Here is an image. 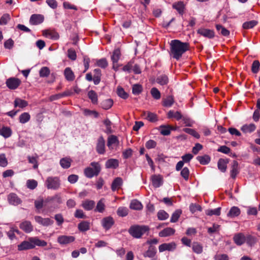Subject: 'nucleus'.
<instances>
[{
	"label": "nucleus",
	"instance_id": "obj_2",
	"mask_svg": "<svg viewBox=\"0 0 260 260\" xmlns=\"http://www.w3.org/2000/svg\"><path fill=\"white\" fill-rule=\"evenodd\" d=\"M47 245V242L44 240L39 239L37 237L29 238L27 241H24L18 245L19 251L32 249L36 246L44 247Z\"/></svg>",
	"mask_w": 260,
	"mask_h": 260
},
{
	"label": "nucleus",
	"instance_id": "obj_35",
	"mask_svg": "<svg viewBox=\"0 0 260 260\" xmlns=\"http://www.w3.org/2000/svg\"><path fill=\"white\" fill-rule=\"evenodd\" d=\"M156 252V250L155 247L150 246L148 249L144 253V256L145 257H153L155 256Z\"/></svg>",
	"mask_w": 260,
	"mask_h": 260
},
{
	"label": "nucleus",
	"instance_id": "obj_11",
	"mask_svg": "<svg viewBox=\"0 0 260 260\" xmlns=\"http://www.w3.org/2000/svg\"><path fill=\"white\" fill-rule=\"evenodd\" d=\"M75 238L72 236H60L57 238V242L61 245L68 244L74 241Z\"/></svg>",
	"mask_w": 260,
	"mask_h": 260
},
{
	"label": "nucleus",
	"instance_id": "obj_63",
	"mask_svg": "<svg viewBox=\"0 0 260 260\" xmlns=\"http://www.w3.org/2000/svg\"><path fill=\"white\" fill-rule=\"evenodd\" d=\"M181 175L185 181H187L189 179V170L187 167H184L181 171Z\"/></svg>",
	"mask_w": 260,
	"mask_h": 260
},
{
	"label": "nucleus",
	"instance_id": "obj_22",
	"mask_svg": "<svg viewBox=\"0 0 260 260\" xmlns=\"http://www.w3.org/2000/svg\"><path fill=\"white\" fill-rule=\"evenodd\" d=\"M123 183V180L120 177L116 178L112 182L111 189L113 191L119 189Z\"/></svg>",
	"mask_w": 260,
	"mask_h": 260
},
{
	"label": "nucleus",
	"instance_id": "obj_14",
	"mask_svg": "<svg viewBox=\"0 0 260 260\" xmlns=\"http://www.w3.org/2000/svg\"><path fill=\"white\" fill-rule=\"evenodd\" d=\"M114 223V219L111 216L105 217L102 220V225L106 230L110 229Z\"/></svg>",
	"mask_w": 260,
	"mask_h": 260
},
{
	"label": "nucleus",
	"instance_id": "obj_32",
	"mask_svg": "<svg viewBox=\"0 0 260 260\" xmlns=\"http://www.w3.org/2000/svg\"><path fill=\"white\" fill-rule=\"evenodd\" d=\"M64 75L66 79L68 81H73L75 79L74 73L70 68H67L64 70Z\"/></svg>",
	"mask_w": 260,
	"mask_h": 260
},
{
	"label": "nucleus",
	"instance_id": "obj_41",
	"mask_svg": "<svg viewBox=\"0 0 260 260\" xmlns=\"http://www.w3.org/2000/svg\"><path fill=\"white\" fill-rule=\"evenodd\" d=\"M216 28L219 33L223 36L226 37L230 35V31L221 25L216 24Z\"/></svg>",
	"mask_w": 260,
	"mask_h": 260
},
{
	"label": "nucleus",
	"instance_id": "obj_6",
	"mask_svg": "<svg viewBox=\"0 0 260 260\" xmlns=\"http://www.w3.org/2000/svg\"><path fill=\"white\" fill-rule=\"evenodd\" d=\"M34 219L36 222L45 226H49L53 223V221L49 218H43L40 216H35Z\"/></svg>",
	"mask_w": 260,
	"mask_h": 260
},
{
	"label": "nucleus",
	"instance_id": "obj_47",
	"mask_svg": "<svg viewBox=\"0 0 260 260\" xmlns=\"http://www.w3.org/2000/svg\"><path fill=\"white\" fill-rule=\"evenodd\" d=\"M192 250L197 254H200L203 252V246L198 242H194L192 246Z\"/></svg>",
	"mask_w": 260,
	"mask_h": 260
},
{
	"label": "nucleus",
	"instance_id": "obj_26",
	"mask_svg": "<svg viewBox=\"0 0 260 260\" xmlns=\"http://www.w3.org/2000/svg\"><path fill=\"white\" fill-rule=\"evenodd\" d=\"M14 105L15 107H18L20 108H23L28 106V102L20 98H17L14 101Z\"/></svg>",
	"mask_w": 260,
	"mask_h": 260
},
{
	"label": "nucleus",
	"instance_id": "obj_55",
	"mask_svg": "<svg viewBox=\"0 0 260 260\" xmlns=\"http://www.w3.org/2000/svg\"><path fill=\"white\" fill-rule=\"evenodd\" d=\"M90 166L93 168V171L95 173V176L98 175L101 170L100 164L98 162H92L90 164Z\"/></svg>",
	"mask_w": 260,
	"mask_h": 260
},
{
	"label": "nucleus",
	"instance_id": "obj_48",
	"mask_svg": "<svg viewBox=\"0 0 260 260\" xmlns=\"http://www.w3.org/2000/svg\"><path fill=\"white\" fill-rule=\"evenodd\" d=\"M197 158L202 165H207L210 160V157L207 155H205L204 156H198Z\"/></svg>",
	"mask_w": 260,
	"mask_h": 260
},
{
	"label": "nucleus",
	"instance_id": "obj_49",
	"mask_svg": "<svg viewBox=\"0 0 260 260\" xmlns=\"http://www.w3.org/2000/svg\"><path fill=\"white\" fill-rule=\"evenodd\" d=\"M183 131L192 136L196 138L199 139L200 137V135L193 129L190 128H184L183 129Z\"/></svg>",
	"mask_w": 260,
	"mask_h": 260
},
{
	"label": "nucleus",
	"instance_id": "obj_58",
	"mask_svg": "<svg viewBox=\"0 0 260 260\" xmlns=\"http://www.w3.org/2000/svg\"><path fill=\"white\" fill-rule=\"evenodd\" d=\"M182 212L180 210H177L172 214L170 221L171 222H176L179 218Z\"/></svg>",
	"mask_w": 260,
	"mask_h": 260
},
{
	"label": "nucleus",
	"instance_id": "obj_52",
	"mask_svg": "<svg viewBox=\"0 0 260 260\" xmlns=\"http://www.w3.org/2000/svg\"><path fill=\"white\" fill-rule=\"evenodd\" d=\"M146 119L151 122H154L157 120L156 115L154 113L147 112L144 113Z\"/></svg>",
	"mask_w": 260,
	"mask_h": 260
},
{
	"label": "nucleus",
	"instance_id": "obj_16",
	"mask_svg": "<svg viewBox=\"0 0 260 260\" xmlns=\"http://www.w3.org/2000/svg\"><path fill=\"white\" fill-rule=\"evenodd\" d=\"M153 186L157 188L160 186L163 183V177L160 175H154L151 178Z\"/></svg>",
	"mask_w": 260,
	"mask_h": 260
},
{
	"label": "nucleus",
	"instance_id": "obj_19",
	"mask_svg": "<svg viewBox=\"0 0 260 260\" xmlns=\"http://www.w3.org/2000/svg\"><path fill=\"white\" fill-rule=\"evenodd\" d=\"M43 35L44 36L48 39L54 40L58 39L59 37L58 34L57 32L49 30L43 31Z\"/></svg>",
	"mask_w": 260,
	"mask_h": 260
},
{
	"label": "nucleus",
	"instance_id": "obj_62",
	"mask_svg": "<svg viewBox=\"0 0 260 260\" xmlns=\"http://www.w3.org/2000/svg\"><path fill=\"white\" fill-rule=\"evenodd\" d=\"M182 121L185 126H192L194 122L190 118L186 116H183Z\"/></svg>",
	"mask_w": 260,
	"mask_h": 260
},
{
	"label": "nucleus",
	"instance_id": "obj_23",
	"mask_svg": "<svg viewBox=\"0 0 260 260\" xmlns=\"http://www.w3.org/2000/svg\"><path fill=\"white\" fill-rule=\"evenodd\" d=\"M143 207L142 203L136 199L132 200L129 205V208L135 210H141Z\"/></svg>",
	"mask_w": 260,
	"mask_h": 260
},
{
	"label": "nucleus",
	"instance_id": "obj_37",
	"mask_svg": "<svg viewBox=\"0 0 260 260\" xmlns=\"http://www.w3.org/2000/svg\"><path fill=\"white\" fill-rule=\"evenodd\" d=\"M256 128V126L254 124L251 123L249 124H245L244 125L242 128L241 130L244 133H251L255 131Z\"/></svg>",
	"mask_w": 260,
	"mask_h": 260
},
{
	"label": "nucleus",
	"instance_id": "obj_20",
	"mask_svg": "<svg viewBox=\"0 0 260 260\" xmlns=\"http://www.w3.org/2000/svg\"><path fill=\"white\" fill-rule=\"evenodd\" d=\"M95 202L92 200H86L82 202L81 206L87 211H90L93 209Z\"/></svg>",
	"mask_w": 260,
	"mask_h": 260
},
{
	"label": "nucleus",
	"instance_id": "obj_43",
	"mask_svg": "<svg viewBox=\"0 0 260 260\" xmlns=\"http://www.w3.org/2000/svg\"><path fill=\"white\" fill-rule=\"evenodd\" d=\"M128 213V209L125 207H119L117 211V214L119 216L125 217Z\"/></svg>",
	"mask_w": 260,
	"mask_h": 260
},
{
	"label": "nucleus",
	"instance_id": "obj_40",
	"mask_svg": "<svg viewBox=\"0 0 260 260\" xmlns=\"http://www.w3.org/2000/svg\"><path fill=\"white\" fill-rule=\"evenodd\" d=\"M113 101L111 99H109L103 101L101 103V106L103 109L105 110H108L110 108H111V107L113 105Z\"/></svg>",
	"mask_w": 260,
	"mask_h": 260
},
{
	"label": "nucleus",
	"instance_id": "obj_15",
	"mask_svg": "<svg viewBox=\"0 0 260 260\" xmlns=\"http://www.w3.org/2000/svg\"><path fill=\"white\" fill-rule=\"evenodd\" d=\"M44 21V16L40 14H33L31 16L29 23L32 25H38Z\"/></svg>",
	"mask_w": 260,
	"mask_h": 260
},
{
	"label": "nucleus",
	"instance_id": "obj_38",
	"mask_svg": "<svg viewBox=\"0 0 260 260\" xmlns=\"http://www.w3.org/2000/svg\"><path fill=\"white\" fill-rule=\"evenodd\" d=\"M105 207L104 199H101L98 202L94 211L103 213L105 211Z\"/></svg>",
	"mask_w": 260,
	"mask_h": 260
},
{
	"label": "nucleus",
	"instance_id": "obj_45",
	"mask_svg": "<svg viewBox=\"0 0 260 260\" xmlns=\"http://www.w3.org/2000/svg\"><path fill=\"white\" fill-rule=\"evenodd\" d=\"M227 162L223 159L220 158L219 159L217 165L218 168L222 172H224L226 170Z\"/></svg>",
	"mask_w": 260,
	"mask_h": 260
},
{
	"label": "nucleus",
	"instance_id": "obj_1",
	"mask_svg": "<svg viewBox=\"0 0 260 260\" xmlns=\"http://www.w3.org/2000/svg\"><path fill=\"white\" fill-rule=\"evenodd\" d=\"M188 49V43L182 42L178 40H172L170 43V55L174 58L178 60Z\"/></svg>",
	"mask_w": 260,
	"mask_h": 260
},
{
	"label": "nucleus",
	"instance_id": "obj_33",
	"mask_svg": "<svg viewBox=\"0 0 260 260\" xmlns=\"http://www.w3.org/2000/svg\"><path fill=\"white\" fill-rule=\"evenodd\" d=\"M30 115L27 112H24L22 113L19 117V122L22 124H24L30 120Z\"/></svg>",
	"mask_w": 260,
	"mask_h": 260
},
{
	"label": "nucleus",
	"instance_id": "obj_31",
	"mask_svg": "<svg viewBox=\"0 0 260 260\" xmlns=\"http://www.w3.org/2000/svg\"><path fill=\"white\" fill-rule=\"evenodd\" d=\"M78 228L81 232L87 231L90 229V223L87 221H82L78 224Z\"/></svg>",
	"mask_w": 260,
	"mask_h": 260
},
{
	"label": "nucleus",
	"instance_id": "obj_7",
	"mask_svg": "<svg viewBox=\"0 0 260 260\" xmlns=\"http://www.w3.org/2000/svg\"><path fill=\"white\" fill-rule=\"evenodd\" d=\"M121 55V53L120 49L118 48L115 49L113 52V54L111 56V59L113 62V68L115 70H117L118 69V66L117 63L120 58Z\"/></svg>",
	"mask_w": 260,
	"mask_h": 260
},
{
	"label": "nucleus",
	"instance_id": "obj_25",
	"mask_svg": "<svg viewBox=\"0 0 260 260\" xmlns=\"http://www.w3.org/2000/svg\"><path fill=\"white\" fill-rule=\"evenodd\" d=\"M175 230L171 228H167L159 233V236L161 237H166L172 235L175 233Z\"/></svg>",
	"mask_w": 260,
	"mask_h": 260
},
{
	"label": "nucleus",
	"instance_id": "obj_57",
	"mask_svg": "<svg viewBox=\"0 0 260 260\" xmlns=\"http://www.w3.org/2000/svg\"><path fill=\"white\" fill-rule=\"evenodd\" d=\"M84 174L87 177L89 178L95 176V173L93 171V168L91 167H87L85 168L84 170Z\"/></svg>",
	"mask_w": 260,
	"mask_h": 260
},
{
	"label": "nucleus",
	"instance_id": "obj_9",
	"mask_svg": "<svg viewBox=\"0 0 260 260\" xmlns=\"http://www.w3.org/2000/svg\"><path fill=\"white\" fill-rule=\"evenodd\" d=\"M96 150L101 154H103L105 152V141L103 137H100L98 140Z\"/></svg>",
	"mask_w": 260,
	"mask_h": 260
},
{
	"label": "nucleus",
	"instance_id": "obj_56",
	"mask_svg": "<svg viewBox=\"0 0 260 260\" xmlns=\"http://www.w3.org/2000/svg\"><path fill=\"white\" fill-rule=\"evenodd\" d=\"M117 93L119 96L126 99L128 98V94L124 91L121 87H118L117 89Z\"/></svg>",
	"mask_w": 260,
	"mask_h": 260
},
{
	"label": "nucleus",
	"instance_id": "obj_28",
	"mask_svg": "<svg viewBox=\"0 0 260 260\" xmlns=\"http://www.w3.org/2000/svg\"><path fill=\"white\" fill-rule=\"evenodd\" d=\"M55 202L58 204H60L62 202L61 198L58 194H55L53 197H48L45 199L46 203H52Z\"/></svg>",
	"mask_w": 260,
	"mask_h": 260
},
{
	"label": "nucleus",
	"instance_id": "obj_27",
	"mask_svg": "<svg viewBox=\"0 0 260 260\" xmlns=\"http://www.w3.org/2000/svg\"><path fill=\"white\" fill-rule=\"evenodd\" d=\"M119 161L116 159H108L105 164L106 167L107 168H113L116 169L118 167Z\"/></svg>",
	"mask_w": 260,
	"mask_h": 260
},
{
	"label": "nucleus",
	"instance_id": "obj_39",
	"mask_svg": "<svg viewBox=\"0 0 260 260\" xmlns=\"http://www.w3.org/2000/svg\"><path fill=\"white\" fill-rule=\"evenodd\" d=\"M49 203H46L45 200L40 198L35 201V206L37 210H40L44 206H47Z\"/></svg>",
	"mask_w": 260,
	"mask_h": 260
},
{
	"label": "nucleus",
	"instance_id": "obj_34",
	"mask_svg": "<svg viewBox=\"0 0 260 260\" xmlns=\"http://www.w3.org/2000/svg\"><path fill=\"white\" fill-rule=\"evenodd\" d=\"M238 163L237 161H234L231 170V176L235 178L238 174Z\"/></svg>",
	"mask_w": 260,
	"mask_h": 260
},
{
	"label": "nucleus",
	"instance_id": "obj_44",
	"mask_svg": "<svg viewBox=\"0 0 260 260\" xmlns=\"http://www.w3.org/2000/svg\"><path fill=\"white\" fill-rule=\"evenodd\" d=\"M168 78L165 75H162L158 76L156 79V82L157 83L161 85H164L167 84L168 83Z\"/></svg>",
	"mask_w": 260,
	"mask_h": 260
},
{
	"label": "nucleus",
	"instance_id": "obj_21",
	"mask_svg": "<svg viewBox=\"0 0 260 260\" xmlns=\"http://www.w3.org/2000/svg\"><path fill=\"white\" fill-rule=\"evenodd\" d=\"M172 7L173 9L176 10L177 12L181 15H182L184 12L185 5L182 1H179L173 4Z\"/></svg>",
	"mask_w": 260,
	"mask_h": 260
},
{
	"label": "nucleus",
	"instance_id": "obj_46",
	"mask_svg": "<svg viewBox=\"0 0 260 260\" xmlns=\"http://www.w3.org/2000/svg\"><path fill=\"white\" fill-rule=\"evenodd\" d=\"M174 102V99L172 96H169L162 101V105L165 107H170L172 106Z\"/></svg>",
	"mask_w": 260,
	"mask_h": 260
},
{
	"label": "nucleus",
	"instance_id": "obj_51",
	"mask_svg": "<svg viewBox=\"0 0 260 260\" xmlns=\"http://www.w3.org/2000/svg\"><path fill=\"white\" fill-rule=\"evenodd\" d=\"M49 69L47 67L42 68L39 71V75L41 77H47L50 74Z\"/></svg>",
	"mask_w": 260,
	"mask_h": 260
},
{
	"label": "nucleus",
	"instance_id": "obj_13",
	"mask_svg": "<svg viewBox=\"0 0 260 260\" xmlns=\"http://www.w3.org/2000/svg\"><path fill=\"white\" fill-rule=\"evenodd\" d=\"M19 228L26 233H29L33 230V226L29 221L24 220L19 225Z\"/></svg>",
	"mask_w": 260,
	"mask_h": 260
},
{
	"label": "nucleus",
	"instance_id": "obj_30",
	"mask_svg": "<svg viewBox=\"0 0 260 260\" xmlns=\"http://www.w3.org/2000/svg\"><path fill=\"white\" fill-rule=\"evenodd\" d=\"M241 211L240 209L236 206L232 207L229 213H228V216L230 217H235L239 216L240 214Z\"/></svg>",
	"mask_w": 260,
	"mask_h": 260
},
{
	"label": "nucleus",
	"instance_id": "obj_10",
	"mask_svg": "<svg viewBox=\"0 0 260 260\" xmlns=\"http://www.w3.org/2000/svg\"><path fill=\"white\" fill-rule=\"evenodd\" d=\"M8 201L9 204L14 206H17L22 202L21 200L14 193H11L8 195Z\"/></svg>",
	"mask_w": 260,
	"mask_h": 260
},
{
	"label": "nucleus",
	"instance_id": "obj_42",
	"mask_svg": "<svg viewBox=\"0 0 260 260\" xmlns=\"http://www.w3.org/2000/svg\"><path fill=\"white\" fill-rule=\"evenodd\" d=\"M88 96L92 104H96L98 103V95L94 91L90 90L88 92Z\"/></svg>",
	"mask_w": 260,
	"mask_h": 260
},
{
	"label": "nucleus",
	"instance_id": "obj_59",
	"mask_svg": "<svg viewBox=\"0 0 260 260\" xmlns=\"http://www.w3.org/2000/svg\"><path fill=\"white\" fill-rule=\"evenodd\" d=\"M150 93L152 97L155 100H159L160 98V93L159 91L155 87L151 88Z\"/></svg>",
	"mask_w": 260,
	"mask_h": 260
},
{
	"label": "nucleus",
	"instance_id": "obj_29",
	"mask_svg": "<svg viewBox=\"0 0 260 260\" xmlns=\"http://www.w3.org/2000/svg\"><path fill=\"white\" fill-rule=\"evenodd\" d=\"M160 133L164 136H168L170 134L171 131L173 129V127L169 125H162L159 127Z\"/></svg>",
	"mask_w": 260,
	"mask_h": 260
},
{
	"label": "nucleus",
	"instance_id": "obj_50",
	"mask_svg": "<svg viewBox=\"0 0 260 260\" xmlns=\"http://www.w3.org/2000/svg\"><path fill=\"white\" fill-rule=\"evenodd\" d=\"M220 207H218L214 209H208L206 211V214L209 216L213 215L218 216L220 214Z\"/></svg>",
	"mask_w": 260,
	"mask_h": 260
},
{
	"label": "nucleus",
	"instance_id": "obj_64",
	"mask_svg": "<svg viewBox=\"0 0 260 260\" xmlns=\"http://www.w3.org/2000/svg\"><path fill=\"white\" fill-rule=\"evenodd\" d=\"M157 217L161 220H166L169 217V214L164 210H160L157 213Z\"/></svg>",
	"mask_w": 260,
	"mask_h": 260
},
{
	"label": "nucleus",
	"instance_id": "obj_4",
	"mask_svg": "<svg viewBox=\"0 0 260 260\" xmlns=\"http://www.w3.org/2000/svg\"><path fill=\"white\" fill-rule=\"evenodd\" d=\"M46 187L49 189L57 190L60 185V181L58 177H48L45 183Z\"/></svg>",
	"mask_w": 260,
	"mask_h": 260
},
{
	"label": "nucleus",
	"instance_id": "obj_5",
	"mask_svg": "<svg viewBox=\"0 0 260 260\" xmlns=\"http://www.w3.org/2000/svg\"><path fill=\"white\" fill-rule=\"evenodd\" d=\"M21 81L18 78L11 77L6 82L7 87L10 89H15L20 85Z\"/></svg>",
	"mask_w": 260,
	"mask_h": 260
},
{
	"label": "nucleus",
	"instance_id": "obj_60",
	"mask_svg": "<svg viewBox=\"0 0 260 260\" xmlns=\"http://www.w3.org/2000/svg\"><path fill=\"white\" fill-rule=\"evenodd\" d=\"M38 182L34 179L28 180L26 182V186L27 188L30 189H34L37 187Z\"/></svg>",
	"mask_w": 260,
	"mask_h": 260
},
{
	"label": "nucleus",
	"instance_id": "obj_36",
	"mask_svg": "<svg viewBox=\"0 0 260 260\" xmlns=\"http://www.w3.org/2000/svg\"><path fill=\"white\" fill-rule=\"evenodd\" d=\"M39 158V156L37 154H36L35 156H28L27 159L29 163L33 164V168L36 169L38 168V159Z\"/></svg>",
	"mask_w": 260,
	"mask_h": 260
},
{
	"label": "nucleus",
	"instance_id": "obj_61",
	"mask_svg": "<svg viewBox=\"0 0 260 260\" xmlns=\"http://www.w3.org/2000/svg\"><path fill=\"white\" fill-rule=\"evenodd\" d=\"M142 87L139 84H135L133 86L132 92L134 94L138 95L142 91Z\"/></svg>",
	"mask_w": 260,
	"mask_h": 260
},
{
	"label": "nucleus",
	"instance_id": "obj_17",
	"mask_svg": "<svg viewBox=\"0 0 260 260\" xmlns=\"http://www.w3.org/2000/svg\"><path fill=\"white\" fill-rule=\"evenodd\" d=\"M198 33L209 39L213 38L214 37V32L211 29L201 28L198 30Z\"/></svg>",
	"mask_w": 260,
	"mask_h": 260
},
{
	"label": "nucleus",
	"instance_id": "obj_53",
	"mask_svg": "<svg viewBox=\"0 0 260 260\" xmlns=\"http://www.w3.org/2000/svg\"><path fill=\"white\" fill-rule=\"evenodd\" d=\"M257 24V22L255 20H251L245 22L243 24V27L244 29H250L253 28Z\"/></svg>",
	"mask_w": 260,
	"mask_h": 260
},
{
	"label": "nucleus",
	"instance_id": "obj_18",
	"mask_svg": "<svg viewBox=\"0 0 260 260\" xmlns=\"http://www.w3.org/2000/svg\"><path fill=\"white\" fill-rule=\"evenodd\" d=\"M233 240L237 245L240 246L245 243L246 238L243 233H240L234 235Z\"/></svg>",
	"mask_w": 260,
	"mask_h": 260
},
{
	"label": "nucleus",
	"instance_id": "obj_12",
	"mask_svg": "<svg viewBox=\"0 0 260 260\" xmlns=\"http://www.w3.org/2000/svg\"><path fill=\"white\" fill-rule=\"evenodd\" d=\"M176 245L175 243H164L159 246L158 249L160 252L164 251H173L175 249Z\"/></svg>",
	"mask_w": 260,
	"mask_h": 260
},
{
	"label": "nucleus",
	"instance_id": "obj_24",
	"mask_svg": "<svg viewBox=\"0 0 260 260\" xmlns=\"http://www.w3.org/2000/svg\"><path fill=\"white\" fill-rule=\"evenodd\" d=\"M72 160L70 157H66L60 160L59 164L63 169H68L71 167Z\"/></svg>",
	"mask_w": 260,
	"mask_h": 260
},
{
	"label": "nucleus",
	"instance_id": "obj_3",
	"mask_svg": "<svg viewBox=\"0 0 260 260\" xmlns=\"http://www.w3.org/2000/svg\"><path fill=\"white\" fill-rule=\"evenodd\" d=\"M148 230L149 228L146 225H134L129 228L128 233L134 238L138 239Z\"/></svg>",
	"mask_w": 260,
	"mask_h": 260
},
{
	"label": "nucleus",
	"instance_id": "obj_8",
	"mask_svg": "<svg viewBox=\"0 0 260 260\" xmlns=\"http://www.w3.org/2000/svg\"><path fill=\"white\" fill-rule=\"evenodd\" d=\"M119 145V141L116 136L111 135L108 137L107 146L110 150L115 149Z\"/></svg>",
	"mask_w": 260,
	"mask_h": 260
},
{
	"label": "nucleus",
	"instance_id": "obj_54",
	"mask_svg": "<svg viewBox=\"0 0 260 260\" xmlns=\"http://www.w3.org/2000/svg\"><path fill=\"white\" fill-rule=\"evenodd\" d=\"M11 19L10 15L9 14H4L0 18V25H6Z\"/></svg>",
	"mask_w": 260,
	"mask_h": 260
}]
</instances>
